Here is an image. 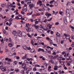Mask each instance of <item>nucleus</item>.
<instances>
[{
  "mask_svg": "<svg viewBox=\"0 0 74 74\" xmlns=\"http://www.w3.org/2000/svg\"><path fill=\"white\" fill-rule=\"evenodd\" d=\"M22 67L23 69L25 71L27 70V69H26V64L25 63H23L22 64Z\"/></svg>",
  "mask_w": 74,
  "mask_h": 74,
  "instance_id": "1",
  "label": "nucleus"
},
{
  "mask_svg": "<svg viewBox=\"0 0 74 74\" xmlns=\"http://www.w3.org/2000/svg\"><path fill=\"white\" fill-rule=\"evenodd\" d=\"M66 15L68 17H70V10L69 9H67L66 10Z\"/></svg>",
  "mask_w": 74,
  "mask_h": 74,
  "instance_id": "2",
  "label": "nucleus"
},
{
  "mask_svg": "<svg viewBox=\"0 0 74 74\" xmlns=\"http://www.w3.org/2000/svg\"><path fill=\"white\" fill-rule=\"evenodd\" d=\"M21 18H22V15L21 14H19L18 16H16L15 18H14V19L17 20L21 19Z\"/></svg>",
  "mask_w": 74,
  "mask_h": 74,
  "instance_id": "3",
  "label": "nucleus"
},
{
  "mask_svg": "<svg viewBox=\"0 0 74 74\" xmlns=\"http://www.w3.org/2000/svg\"><path fill=\"white\" fill-rule=\"evenodd\" d=\"M1 71H6V68H3V66H1Z\"/></svg>",
  "mask_w": 74,
  "mask_h": 74,
  "instance_id": "4",
  "label": "nucleus"
},
{
  "mask_svg": "<svg viewBox=\"0 0 74 74\" xmlns=\"http://www.w3.org/2000/svg\"><path fill=\"white\" fill-rule=\"evenodd\" d=\"M64 36H65V37H66V38H67V39H70V35H67L66 34H64Z\"/></svg>",
  "mask_w": 74,
  "mask_h": 74,
  "instance_id": "5",
  "label": "nucleus"
},
{
  "mask_svg": "<svg viewBox=\"0 0 74 74\" xmlns=\"http://www.w3.org/2000/svg\"><path fill=\"white\" fill-rule=\"evenodd\" d=\"M64 22L66 25L67 24V18L66 17H64Z\"/></svg>",
  "mask_w": 74,
  "mask_h": 74,
  "instance_id": "6",
  "label": "nucleus"
},
{
  "mask_svg": "<svg viewBox=\"0 0 74 74\" xmlns=\"http://www.w3.org/2000/svg\"><path fill=\"white\" fill-rule=\"evenodd\" d=\"M13 45H14V42H11L8 45V46L10 47H12Z\"/></svg>",
  "mask_w": 74,
  "mask_h": 74,
  "instance_id": "7",
  "label": "nucleus"
},
{
  "mask_svg": "<svg viewBox=\"0 0 74 74\" xmlns=\"http://www.w3.org/2000/svg\"><path fill=\"white\" fill-rule=\"evenodd\" d=\"M25 28H26L25 29L27 31V32H29L30 31V29L29 28V27H25Z\"/></svg>",
  "mask_w": 74,
  "mask_h": 74,
  "instance_id": "8",
  "label": "nucleus"
},
{
  "mask_svg": "<svg viewBox=\"0 0 74 74\" xmlns=\"http://www.w3.org/2000/svg\"><path fill=\"white\" fill-rule=\"evenodd\" d=\"M18 35L20 36H22V32L20 31H18Z\"/></svg>",
  "mask_w": 74,
  "mask_h": 74,
  "instance_id": "9",
  "label": "nucleus"
},
{
  "mask_svg": "<svg viewBox=\"0 0 74 74\" xmlns=\"http://www.w3.org/2000/svg\"><path fill=\"white\" fill-rule=\"evenodd\" d=\"M29 7H30V8H32L34 7V4H31L29 5Z\"/></svg>",
  "mask_w": 74,
  "mask_h": 74,
  "instance_id": "10",
  "label": "nucleus"
},
{
  "mask_svg": "<svg viewBox=\"0 0 74 74\" xmlns=\"http://www.w3.org/2000/svg\"><path fill=\"white\" fill-rule=\"evenodd\" d=\"M27 54H25V56H23V57H22V59H25L26 58H27Z\"/></svg>",
  "mask_w": 74,
  "mask_h": 74,
  "instance_id": "11",
  "label": "nucleus"
},
{
  "mask_svg": "<svg viewBox=\"0 0 74 74\" xmlns=\"http://www.w3.org/2000/svg\"><path fill=\"white\" fill-rule=\"evenodd\" d=\"M69 52H66L65 53V55H64V57H65L66 56H69Z\"/></svg>",
  "mask_w": 74,
  "mask_h": 74,
  "instance_id": "12",
  "label": "nucleus"
},
{
  "mask_svg": "<svg viewBox=\"0 0 74 74\" xmlns=\"http://www.w3.org/2000/svg\"><path fill=\"white\" fill-rule=\"evenodd\" d=\"M11 4H11L10 5H7L6 7L7 8H8V9H10V8L12 7Z\"/></svg>",
  "mask_w": 74,
  "mask_h": 74,
  "instance_id": "13",
  "label": "nucleus"
},
{
  "mask_svg": "<svg viewBox=\"0 0 74 74\" xmlns=\"http://www.w3.org/2000/svg\"><path fill=\"white\" fill-rule=\"evenodd\" d=\"M63 9H61L59 12V14H60L61 15H62V13H63Z\"/></svg>",
  "mask_w": 74,
  "mask_h": 74,
  "instance_id": "14",
  "label": "nucleus"
},
{
  "mask_svg": "<svg viewBox=\"0 0 74 74\" xmlns=\"http://www.w3.org/2000/svg\"><path fill=\"white\" fill-rule=\"evenodd\" d=\"M31 13H28L27 14V15H31L32 14H33V10H31Z\"/></svg>",
  "mask_w": 74,
  "mask_h": 74,
  "instance_id": "15",
  "label": "nucleus"
},
{
  "mask_svg": "<svg viewBox=\"0 0 74 74\" xmlns=\"http://www.w3.org/2000/svg\"><path fill=\"white\" fill-rule=\"evenodd\" d=\"M5 60H8V61H11V59L10 58H5Z\"/></svg>",
  "mask_w": 74,
  "mask_h": 74,
  "instance_id": "16",
  "label": "nucleus"
},
{
  "mask_svg": "<svg viewBox=\"0 0 74 74\" xmlns=\"http://www.w3.org/2000/svg\"><path fill=\"white\" fill-rule=\"evenodd\" d=\"M31 52L32 53H35V50L34 49H32L31 50Z\"/></svg>",
  "mask_w": 74,
  "mask_h": 74,
  "instance_id": "17",
  "label": "nucleus"
},
{
  "mask_svg": "<svg viewBox=\"0 0 74 74\" xmlns=\"http://www.w3.org/2000/svg\"><path fill=\"white\" fill-rule=\"evenodd\" d=\"M56 36H58V37H60V34L58 32H57V34H56Z\"/></svg>",
  "mask_w": 74,
  "mask_h": 74,
  "instance_id": "18",
  "label": "nucleus"
},
{
  "mask_svg": "<svg viewBox=\"0 0 74 74\" xmlns=\"http://www.w3.org/2000/svg\"><path fill=\"white\" fill-rule=\"evenodd\" d=\"M49 41L50 42V44H51V45H52V43H53V42L52 41V40L50 39L49 40Z\"/></svg>",
  "mask_w": 74,
  "mask_h": 74,
  "instance_id": "19",
  "label": "nucleus"
},
{
  "mask_svg": "<svg viewBox=\"0 0 74 74\" xmlns=\"http://www.w3.org/2000/svg\"><path fill=\"white\" fill-rule=\"evenodd\" d=\"M38 30L40 32V33H42V30L41 29H38Z\"/></svg>",
  "mask_w": 74,
  "mask_h": 74,
  "instance_id": "20",
  "label": "nucleus"
},
{
  "mask_svg": "<svg viewBox=\"0 0 74 74\" xmlns=\"http://www.w3.org/2000/svg\"><path fill=\"white\" fill-rule=\"evenodd\" d=\"M62 57H60L58 58V60H62Z\"/></svg>",
  "mask_w": 74,
  "mask_h": 74,
  "instance_id": "21",
  "label": "nucleus"
},
{
  "mask_svg": "<svg viewBox=\"0 0 74 74\" xmlns=\"http://www.w3.org/2000/svg\"><path fill=\"white\" fill-rule=\"evenodd\" d=\"M45 15L46 16H49V15H51V14L48 13H47L46 14H45Z\"/></svg>",
  "mask_w": 74,
  "mask_h": 74,
  "instance_id": "22",
  "label": "nucleus"
},
{
  "mask_svg": "<svg viewBox=\"0 0 74 74\" xmlns=\"http://www.w3.org/2000/svg\"><path fill=\"white\" fill-rule=\"evenodd\" d=\"M70 57L67 56H66V58L67 60H69L70 59Z\"/></svg>",
  "mask_w": 74,
  "mask_h": 74,
  "instance_id": "23",
  "label": "nucleus"
},
{
  "mask_svg": "<svg viewBox=\"0 0 74 74\" xmlns=\"http://www.w3.org/2000/svg\"><path fill=\"white\" fill-rule=\"evenodd\" d=\"M19 70L18 69H17L15 70V71H16V73H18V72H19Z\"/></svg>",
  "mask_w": 74,
  "mask_h": 74,
  "instance_id": "24",
  "label": "nucleus"
},
{
  "mask_svg": "<svg viewBox=\"0 0 74 74\" xmlns=\"http://www.w3.org/2000/svg\"><path fill=\"white\" fill-rule=\"evenodd\" d=\"M49 57L51 59H54L53 57L52 56H50Z\"/></svg>",
  "mask_w": 74,
  "mask_h": 74,
  "instance_id": "25",
  "label": "nucleus"
},
{
  "mask_svg": "<svg viewBox=\"0 0 74 74\" xmlns=\"http://www.w3.org/2000/svg\"><path fill=\"white\" fill-rule=\"evenodd\" d=\"M38 23H39V21H35V25H37L38 24Z\"/></svg>",
  "mask_w": 74,
  "mask_h": 74,
  "instance_id": "26",
  "label": "nucleus"
},
{
  "mask_svg": "<svg viewBox=\"0 0 74 74\" xmlns=\"http://www.w3.org/2000/svg\"><path fill=\"white\" fill-rule=\"evenodd\" d=\"M49 62L51 63H53V64H54V62H53V60H50L49 61Z\"/></svg>",
  "mask_w": 74,
  "mask_h": 74,
  "instance_id": "27",
  "label": "nucleus"
},
{
  "mask_svg": "<svg viewBox=\"0 0 74 74\" xmlns=\"http://www.w3.org/2000/svg\"><path fill=\"white\" fill-rule=\"evenodd\" d=\"M13 34H16V31H13Z\"/></svg>",
  "mask_w": 74,
  "mask_h": 74,
  "instance_id": "28",
  "label": "nucleus"
},
{
  "mask_svg": "<svg viewBox=\"0 0 74 74\" xmlns=\"http://www.w3.org/2000/svg\"><path fill=\"white\" fill-rule=\"evenodd\" d=\"M22 34L24 36H26V33L25 32H23L22 33Z\"/></svg>",
  "mask_w": 74,
  "mask_h": 74,
  "instance_id": "29",
  "label": "nucleus"
},
{
  "mask_svg": "<svg viewBox=\"0 0 74 74\" xmlns=\"http://www.w3.org/2000/svg\"><path fill=\"white\" fill-rule=\"evenodd\" d=\"M69 27H70V28H71V29H74V27L73 26H71V25H70L69 26Z\"/></svg>",
  "mask_w": 74,
  "mask_h": 74,
  "instance_id": "30",
  "label": "nucleus"
},
{
  "mask_svg": "<svg viewBox=\"0 0 74 74\" xmlns=\"http://www.w3.org/2000/svg\"><path fill=\"white\" fill-rule=\"evenodd\" d=\"M31 49V48H30V47H26V49H27V50H30Z\"/></svg>",
  "mask_w": 74,
  "mask_h": 74,
  "instance_id": "31",
  "label": "nucleus"
},
{
  "mask_svg": "<svg viewBox=\"0 0 74 74\" xmlns=\"http://www.w3.org/2000/svg\"><path fill=\"white\" fill-rule=\"evenodd\" d=\"M1 5L2 7H5V5L4 4H2Z\"/></svg>",
  "mask_w": 74,
  "mask_h": 74,
  "instance_id": "32",
  "label": "nucleus"
},
{
  "mask_svg": "<svg viewBox=\"0 0 74 74\" xmlns=\"http://www.w3.org/2000/svg\"><path fill=\"white\" fill-rule=\"evenodd\" d=\"M15 50V48H13L12 49V52H14Z\"/></svg>",
  "mask_w": 74,
  "mask_h": 74,
  "instance_id": "33",
  "label": "nucleus"
},
{
  "mask_svg": "<svg viewBox=\"0 0 74 74\" xmlns=\"http://www.w3.org/2000/svg\"><path fill=\"white\" fill-rule=\"evenodd\" d=\"M48 26H49V29H51V28H52V25H51L50 24H48Z\"/></svg>",
  "mask_w": 74,
  "mask_h": 74,
  "instance_id": "34",
  "label": "nucleus"
},
{
  "mask_svg": "<svg viewBox=\"0 0 74 74\" xmlns=\"http://www.w3.org/2000/svg\"><path fill=\"white\" fill-rule=\"evenodd\" d=\"M54 70H58V68L57 67V66H55L54 68Z\"/></svg>",
  "mask_w": 74,
  "mask_h": 74,
  "instance_id": "35",
  "label": "nucleus"
},
{
  "mask_svg": "<svg viewBox=\"0 0 74 74\" xmlns=\"http://www.w3.org/2000/svg\"><path fill=\"white\" fill-rule=\"evenodd\" d=\"M39 26L38 25H37V26H35V28L36 29H38V27H39Z\"/></svg>",
  "mask_w": 74,
  "mask_h": 74,
  "instance_id": "36",
  "label": "nucleus"
},
{
  "mask_svg": "<svg viewBox=\"0 0 74 74\" xmlns=\"http://www.w3.org/2000/svg\"><path fill=\"white\" fill-rule=\"evenodd\" d=\"M4 41H6V42H8V39L6 38L5 39V38H4Z\"/></svg>",
  "mask_w": 74,
  "mask_h": 74,
  "instance_id": "37",
  "label": "nucleus"
},
{
  "mask_svg": "<svg viewBox=\"0 0 74 74\" xmlns=\"http://www.w3.org/2000/svg\"><path fill=\"white\" fill-rule=\"evenodd\" d=\"M23 48L24 49H26V48H27V47H26V46H23Z\"/></svg>",
  "mask_w": 74,
  "mask_h": 74,
  "instance_id": "38",
  "label": "nucleus"
},
{
  "mask_svg": "<svg viewBox=\"0 0 74 74\" xmlns=\"http://www.w3.org/2000/svg\"><path fill=\"white\" fill-rule=\"evenodd\" d=\"M40 28H41L42 29H44V28L43 27V26H42V25H41L40 26Z\"/></svg>",
  "mask_w": 74,
  "mask_h": 74,
  "instance_id": "39",
  "label": "nucleus"
},
{
  "mask_svg": "<svg viewBox=\"0 0 74 74\" xmlns=\"http://www.w3.org/2000/svg\"><path fill=\"white\" fill-rule=\"evenodd\" d=\"M56 52H57V51H55V52H53V55H56Z\"/></svg>",
  "mask_w": 74,
  "mask_h": 74,
  "instance_id": "40",
  "label": "nucleus"
},
{
  "mask_svg": "<svg viewBox=\"0 0 74 74\" xmlns=\"http://www.w3.org/2000/svg\"><path fill=\"white\" fill-rule=\"evenodd\" d=\"M70 4H71V3L69 2H68L67 3V4H66V5L67 6V5H70Z\"/></svg>",
  "mask_w": 74,
  "mask_h": 74,
  "instance_id": "41",
  "label": "nucleus"
},
{
  "mask_svg": "<svg viewBox=\"0 0 74 74\" xmlns=\"http://www.w3.org/2000/svg\"><path fill=\"white\" fill-rule=\"evenodd\" d=\"M24 72L25 71L24 70L22 72H21V74H25V72Z\"/></svg>",
  "mask_w": 74,
  "mask_h": 74,
  "instance_id": "42",
  "label": "nucleus"
},
{
  "mask_svg": "<svg viewBox=\"0 0 74 74\" xmlns=\"http://www.w3.org/2000/svg\"><path fill=\"white\" fill-rule=\"evenodd\" d=\"M47 21H48L47 19H45V20L43 21V22L45 23L46 22H47Z\"/></svg>",
  "mask_w": 74,
  "mask_h": 74,
  "instance_id": "43",
  "label": "nucleus"
},
{
  "mask_svg": "<svg viewBox=\"0 0 74 74\" xmlns=\"http://www.w3.org/2000/svg\"><path fill=\"white\" fill-rule=\"evenodd\" d=\"M3 32L4 34H5V33H6V31L5 30H3Z\"/></svg>",
  "mask_w": 74,
  "mask_h": 74,
  "instance_id": "44",
  "label": "nucleus"
},
{
  "mask_svg": "<svg viewBox=\"0 0 74 74\" xmlns=\"http://www.w3.org/2000/svg\"><path fill=\"white\" fill-rule=\"evenodd\" d=\"M12 21V18H10L9 20V22H11Z\"/></svg>",
  "mask_w": 74,
  "mask_h": 74,
  "instance_id": "45",
  "label": "nucleus"
},
{
  "mask_svg": "<svg viewBox=\"0 0 74 74\" xmlns=\"http://www.w3.org/2000/svg\"><path fill=\"white\" fill-rule=\"evenodd\" d=\"M31 43L34 45V41H33V40H32L31 41Z\"/></svg>",
  "mask_w": 74,
  "mask_h": 74,
  "instance_id": "46",
  "label": "nucleus"
},
{
  "mask_svg": "<svg viewBox=\"0 0 74 74\" xmlns=\"http://www.w3.org/2000/svg\"><path fill=\"white\" fill-rule=\"evenodd\" d=\"M30 20L31 21V22H33L34 21V20H33V19H30Z\"/></svg>",
  "mask_w": 74,
  "mask_h": 74,
  "instance_id": "47",
  "label": "nucleus"
},
{
  "mask_svg": "<svg viewBox=\"0 0 74 74\" xmlns=\"http://www.w3.org/2000/svg\"><path fill=\"white\" fill-rule=\"evenodd\" d=\"M0 65L2 66V65H3V63L2 62H0Z\"/></svg>",
  "mask_w": 74,
  "mask_h": 74,
  "instance_id": "48",
  "label": "nucleus"
},
{
  "mask_svg": "<svg viewBox=\"0 0 74 74\" xmlns=\"http://www.w3.org/2000/svg\"><path fill=\"white\" fill-rule=\"evenodd\" d=\"M54 2V0L51 1L50 2V3L51 4V3H53Z\"/></svg>",
  "mask_w": 74,
  "mask_h": 74,
  "instance_id": "49",
  "label": "nucleus"
},
{
  "mask_svg": "<svg viewBox=\"0 0 74 74\" xmlns=\"http://www.w3.org/2000/svg\"><path fill=\"white\" fill-rule=\"evenodd\" d=\"M27 35L28 36V37H30V38H32V36L31 35H30L29 34H27Z\"/></svg>",
  "mask_w": 74,
  "mask_h": 74,
  "instance_id": "50",
  "label": "nucleus"
},
{
  "mask_svg": "<svg viewBox=\"0 0 74 74\" xmlns=\"http://www.w3.org/2000/svg\"><path fill=\"white\" fill-rule=\"evenodd\" d=\"M23 8L24 10H26V8H27V6H24L23 7Z\"/></svg>",
  "mask_w": 74,
  "mask_h": 74,
  "instance_id": "51",
  "label": "nucleus"
},
{
  "mask_svg": "<svg viewBox=\"0 0 74 74\" xmlns=\"http://www.w3.org/2000/svg\"><path fill=\"white\" fill-rule=\"evenodd\" d=\"M22 63H23L22 62H19L18 63H19V64H20L21 65L22 64H22Z\"/></svg>",
  "mask_w": 74,
  "mask_h": 74,
  "instance_id": "52",
  "label": "nucleus"
},
{
  "mask_svg": "<svg viewBox=\"0 0 74 74\" xmlns=\"http://www.w3.org/2000/svg\"><path fill=\"white\" fill-rule=\"evenodd\" d=\"M22 11H24L25 12H26L27 10H25V9H23Z\"/></svg>",
  "mask_w": 74,
  "mask_h": 74,
  "instance_id": "53",
  "label": "nucleus"
},
{
  "mask_svg": "<svg viewBox=\"0 0 74 74\" xmlns=\"http://www.w3.org/2000/svg\"><path fill=\"white\" fill-rule=\"evenodd\" d=\"M14 63L15 64H17V62L16 61H15L14 62Z\"/></svg>",
  "mask_w": 74,
  "mask_h": 74,
  "instance_id": "54",
  "label": "nucleus"
},
{
  "mask_svg": "<svg viewBox=\"0 0 74 74\" xmlns=\"http://www.w3.org/2000/svg\"><path fill=\"white\" fill-rule=\"evenodd\" d=\"M8 41L9 42H11V41H12V40H11V38H9Z\"/></svg>",
  "mask_w": 74,
  "mask_h": 74,
  "instance_id": "55",
  "label": "nucleus"
},
{
  "mask_svg": "<svg viewBox=\"0 0 74 74\" xmlns=\"http://www.w3.org/2000/svg\"><path fill=\"white\" fill-rule=\"evenodd\" d=\"M65 63V61H62V65L64 64Z\"/></svg>",
  "mask_w": 74,
  "mask_h": 74,
  "instance_id": "56",
  "label": "nucleus"
},
{
  "mask_svg": "<svg viewBox=\"0 0 74 74\" xmlns=\"http://www.w3.org/2000/svg\"><path fill=\"white\" fill-rule=\"evenodd\" d=\"M26 27H28L29 26V24L28 23V24H27L26 25Z\"/></svg>",
  "mask_w": 74,
  "mask_h": 74,
  "instance_id": "57",
  "label": "nucleus"
},
{
  "mask_svg": "<svg viewBox=\"0 0 74 74\" xmlns=\"http://www.w3.org/2000/svg\"><path fill=\"white\" fill-rule=\"evenodd\" d=\"M59 22H57L56 23L55 25H59Z\"/></svg>",
  "mask_w": 74,
  "mask_h": 74,
  "instance_id": "58",
  "label": "nucleus"
},
{
  "mask_svg": "<svg viewBox=\"0 0 74 74\" xmlns=\"http://www.w3.org/2000/svg\"><path fill=\"white\" fill-rule=\"evenodd\" d=\"M35 66L38 67H40V65H39L36 64L35 65Z\"/></svg>",
  "mask_w": 74,
  "mask_h": 74,
  "instance_id": "59",
  "label": "nucleus"
},
{
  "mask_svg": "<svg viewBox=\"0 0 74 74\" xmlns=\"http://www.w3.org/2000/svg\"><path fill=\"white\" fill-rule=\"evenodd\" d=\"M21 14H25V12L22 11H21Z\"/></svg>",
  "mask_w": 74,
  "mask_h": 74,
  "instance_id": "60",
  "label": "nucleus"
},
{
  "mask_svg": "<svg viewBox=\"0 0 74 74\" xmlns=\"http://www.w3.org/2000/svg\"><path fill=\"white\" fill-rule=\"evenodd\" d=\"M54 6L52 5H50V7H53Z\"/></svg>",
  "mask_w": 74,
  "mask_h": 74,
  "instance_id": "61",
  "label": "nucleus"
},
{
  "mask_svg": "<svg viewBox=\"0 0 74 74\" xmlns=\"http://www.w3.org/2000/svg\"><path fill=\"white\" fill-rule=\"evenodd\" d=\"M74 36L73 35H72L71 36V38H74Z\"/></svg>",
  "mask_w": 74,
  "mask_h": 74,
  "instance_id": "62",
  "label": "nucleus"
},
{
  "mask_svg": "<svg viewBox=\"0 0 74 74\" xmlns=\"http://www.w3.org/2000/svg\"><path fill=\"white\" fill-rule=\"evenodd\" d=\"M40 51H41V49L40 48L38 49V51L40 52Z\"/></svg>",
  "mask_w": 74,
  "mask_h": 74,
  "instance_id": "63",
  "label": "nucleus"
},
{
  "mask_svg": "<svg viewBox=\"0 0 74 74\" xmlns=\"http://www.w3.org/2000/svg\"><path fill=\"white\" fill-rule=\"evenodd\" d=\"M38 1L39 3H42V1H41L39 0Z\"/></svg>",
  "mask_w": 74,
  "mask_h": 74,
  "instance_id": "64",
  "label": "nucleus"
}]
</instances>
